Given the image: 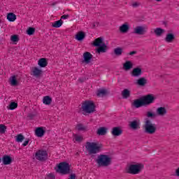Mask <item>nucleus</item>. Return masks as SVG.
<instances>
[{"label":"nucleus","instance_id":"nucleus-1","mask_svg":"<svg viewBox=\"0 0 179 179\" xmlns=\"http://www.w3.org/2000/svg\"><path fill=\"white\" fill-rule=\"evenodd\" d=\"M145 166L142 163L133 162L126 166V173L129 174H139L143 170Z\"/></svg>","mask_w":179,"mask_h":179},{"label":"nucleus","instance_id":"nucleus-2","mask_svg":"<svg viewBox=\"0 0 179 179\" xmlns=\"http://www.w3.org/2000/svg\"><path fill=\"white\" fill-rule=\"evenodd\" d=\"M93 44L95 47H98L96 50L98 54H103L104 52H107V50H108V47L104 43V38L101 37L96 38Z\"/></svg>","mask_w":179,"mask_h":179},{"label":"nucleus","instance_id":"nucleus-3","mask_svg":"<svg viewBox=\"0 0 179 179\" xmlns=\"http://www.w3.org/2000/svg\"><path fill=\"white\" fill-rule=\"evenodd\" d=\"M96 163L98 166L107 167V166H110V164H111V157L107 155H101L98 156Z\"/></svg>","mask_w":179,"mask_h":179},{"label":"nucleus","instance_id":"nucleus-4","mask_svg":"<svg viewBox=\"0 0 179 179\" xmlns=\"http://www.w3.org/2000/svg\"><path fill=\"white\" fill-rule=\"evenodd\" d=\"M144 129L147 134H155V132L157 131V125L155 123H152L150 120H146L144 125Z\"/></svg>","mask_w":179,"mask_h":179},{"label":"nucleus","instance_id":"nucleus-5","mask_svg":"<svg viewBox=\"0 0 179 179\" xmlns=\"http://www.w3.org/2000/svg\"><path fill=\"white\" fill-rule=\"evenodd\" d=\"M79 113H81L83 115H89L90 114V101L87 100L82 102Z\"/></svg>","mask_w":179,"mask_h":179},{"label":"nucleus","instance_id":"nucleus-6","mask_svg":"<svg viewBox=\"0 0 179 179\" xmlns=\"http://www.w3.org/2000/svg\"><path fill=\"white\" fill-rule=\"evenodd\" d=\"M35 158L39 162H45L48 159V153L44 150H38L35 153Z\"/></svg>","mask_w":179,"mask_h":179},{"label":"nucleus","instance_id":"nucleus-7","mask_svg":"<svg viewBox=\"0 0 179 179\" xmlns=\"http://www.w3.org/2000/svg\"><path fill=\"white\" fill-rule=\"evenodd\" d=\"M58 169L61 174H69L71 173V165L66 162L59 164Z\"/></svg>","mask_w":179,"mask_h":179},{"label":"nucleus","instance_id":"nucleus-8","mask_svg":"<svg viewBox=\"0 0 179 179\" xmlns=\"http://www.w3.org/2000/svg\"><path fill=\"white\" fill-rule=\"evenodd\" d=\"M101 148H103V145L99 143H92L90 144V153L95 154L99 153L100 150H101Z\"/></svg>","mask_w":179,"mask_h":179},{"label":"nucleus","instance_id":"nucleus-9","mask_svg":"<svg viewBox=\"0 0 179 179\" xmlns=\"http://www.w3.org/2000/svg\"><path fill=\"white\" fill-rule=\"evenodd\" d=\"M31 72V75L34 76V78H40L43 76V70L37 66L32 67Z\"/></svg>","mask_w":179,"mask_h":179},{"label":"nucleus","instance_id":"nucleus-10","mask_svg":"<svg viewBox=\"0 0 179 179\" xmlns=\"http://www.w3.org/2000/svg\"><path fill=\"white\" fill-rule=\"evenodd\" d=\"M142 99L144 103V106H146L148 104H152V103L155 101V99L156 98L152 94H148L147 96H143Z\"/></svg>","mask_w":179,"mask_h":179},{"label":"nucleus","instance_id":"nucleus-11","mask_svg":"<svg viewBox=\"0 0 179 179\" xmlns=\"http://www.w3.org/2000/svg\"><path fill=\"white\" fill-rule=\"evenodd\" d=\"M76 130L79 132H87V131H89V127L82 123H78L76 126Z\"/></svg>","mask_w":179,"mask_h":179},{"label":"nucleus","instance_id":"nucleus-12","mask_svg":"<svg viewBox=\"0 0 179 179\" xmlns=\"http://www.w3.org/2000/svg\"><path fill=\"white\" fill-rule=\"evenodd\" d=\"M45 134V130H44V127H37L35 130V135L38 138H43L44 136V134Z\"/></svg>","mask_w":179,"mask_h":179},{"label":"nucleus","instance_id":"nucleus-13","mask_svg":"<svg viewBox=\"0 0 179 179\" xmlns=\"http://www.w3.org/2000/svg\"><path fill=\"white\" fill-rule=\"evenodd\" d=\"M146 30H148V28L145 26L143 27H136L134 29V32L136 34H145L146 33Z\"/></svg>","mask_w":179,"mask_h":179},{"label":"nucleus","instance_id":"nucleus-14","mask_svg":"<svg viewBox=\"0 0 179 179\" xmlns=\"http://www.w3.org/2000/svg\"><path fill=\"white\" fill-rule=\"evenodd\" d=\"M142 75V69L140 67L134 68L131 71V76L136 78Z\"/></svg>","mask_w":179,"mask_h":179},{"label":"nucleus","instance_id":"nucleus-15","mask_svg":"<svg viewBox=\"0 0 179 179\" xmlns=\"http://www.w3.org/2000/svg\"><path fill=\"white\" fill-rule=\"evenodd\" d=\"M2 162L4 166H8L12 163V157L9 155H4L2 157Z\"/></svg>","mask_w":179,"mask_h":179},{"label":"nucleus","instance_id":"nucleus-16","mask_svg":"<svg viewBox=\"0 0 179 179\" xmlns=\"http://www.w3.org/2000/svg\"><path fill=\"white\" fill-rule=\"evenodd\" d=\"M83 64H90V52H85L83 53Z\"/></svg>","mask_w":179,"mask_h":179},{"label":"nucleus","instance_id":"nucleus-17","mask_svg":"<svg viewBox=\"0 0 179 179\" xmlns=\"http://www.w3.org/2000/svg\"><path fill=\"white\" fill-rule=\"evenodd\" d=\"M108 93L107 90L101 88L96 91V96H98V97H104V96H107Z\"/></svg>","mask_w":179,"mask_h":179},{"label":"nucleus","instance_id":"nucleus-18","mask_svg":"<svg viewBox=\"0 0 179 179\" xmlns=\"http://www.w3.org/2000/svg\"><path fill=\"white\" fill-rule=\"evenodd\" d=\"M133 67L134 63L131 61H127L123 64V69H124V71H129V69H132Z\"/></svg>","mask_w":179,"mask_h":179},{"label":"nucleus","instance_id":"nucleus-19","mask_svg":"<svg viewBox=\"0 0 179 179\" xmlns=\"http://www.w3.org/2000/svg\"><path fill=\"white\" fill-rule=\"evenodd\" d=\"M140 125L141 121L139 119L134 120L130 123V127L132 128V129H138Z\"/></svg>","mask_w":179,"mask_h":179},{"label":"nucleus","instance_id":"nucleus-20","mask_svg":"<svg viewBox=\"0 0 179 179\" xmlns=\"http://www.w3.org/2000/svg\"><path fill=\"white\" fill-rule=\"evenodd\" d=\"M119 29L121 33H127L128 30H129V24L128 22H126L122 24L120 27Z\"/></svg>","mask_w":179,"mask_h":179},{"label":"nucleus","instance_id":"nucleus-21","mask_svg":"<svg viewBox=\"0 0 179 179\" xmlns=\"http://www.w3.org/2000/svg\"><path fill=\"white\" fill-rule=\"evenodd\" d=\"M174 38H176V36L172 33H169L166 34L164 41L166 43H173V41H174Z\"/></svg>","mask_w":179,"mask_h":179},{"label":"nucleus","instance_id":"nucleus-22","mask_svg":"<svg viewBox=\"0 0 179 179\" xmlns=\"http://www.w3.org/2000/svg\"><path fill=\"white\" fill-rule=\"evenodd\" d=\"M122 134V129H121V127H114L112 129V135L113 136H120Z\"/></svg>","mask_w":179,"mask_h":179},{"label":"nucleus","instance_id":"nucleus-23","mask_svg":"<svg viewBox=\"0 0 179 179\" xmlns=\"http://www.w3.org/2000/svg\"><path fill=\"white\" fill-rule=\"evenodd\" d=\"M38 65L40 66V68H45V66H47V65H48V62H47V59L41 58L38 61Z\"/></svg>","mask_w":179,"mask_h":179},{"label":"nucleus","instance_id":"nucleus-24","mask_svg":"<svg viewBox=\"0 0 179 179\" xmlns=\"http://www.w3.org/2000/svg\"><path fill=\"white\" fill-rule=\"evenodd\" d=\"M85 32L79 31L76 34L75 38L78 41H83V40L85 39Z\"/></svg>","mask_w":179,"mask_h":179},{"label":"nucleus","instance_id":"nucleus-25","mask_svg":"<svg viewBox=\"0 0 179 179\" xmlns=\"http://www.w3.org/2000/svg\"><path fill=\"white\" fill-rule=\"evenodd\" d=\"M157 115H166L167 114V110L164 107H159L157 109Z\"/></svg>","mask_w":179,"mask_h":179},{"label":"nucleus","instance_id":"nucleus-26","mask_svg":"<svg viewBox=\"0 0 179 179\" xmlns=\"http://www.w3.org/2000/svg\"><path fill=\"white\" fill-rule=\"evenodd\" d=\"M133 104L134 107H136L137 108L139 107H142V106H145L143 99L142 98L134 101Z\"/></svg>","mask_w":179,"mask_h":179},{"label":"nucleus","instance_id":"nucleus-27","mask_svg":"<svg viewBox=\"0 0 179 179\" xmlns=\"http://www.w3.org/2000/svg\"><path fill=\"white\" fill-rule=\"evenodd\" d=\"M107 127H99L96 131V134L101 136H103L107 134Z\"/></svg>","mask_w":179,"mask_h":179},{"label":"nucleus","instance_id":"nucleus-28","mask_svg":"<svg viewBox=\"0 0 179 179\" xmlns=\"http://www.w3.org/2000/svg\"><path fill=\"white\" fill-rule=\"evenodd\" d=\"M146 83H148V80L145 78H141L136 82V85H138V86H145Z\"/></svg>","mask_w":179,"mask_h":179},{"label":"nucleus","instance_id":"nucleus-29","mask_svg":"<svg viewBox=\"0 0 179 179\" xmlns=\"http://www.w3.org/2000/svg\"><path fill=\"white\" fill-rule=\"evenodd\" d=\"M43 103L46 106H50L52 103V99L50 96H45L43 99Z\"/></svg>","mask_w":179,"mask_h":179},{"label":"nucleus","instance_id":"nucleus-30","mask_svg":"<svg viewBox=\"0 0 179 179\" xmlns=\"http://www.w3.org/2000/svg\"><path fill=\"white\" fill-rule=\"evenodd\" d=\"M153 31H154L155 34H156V36H157L158 37H160V36L164 34V29H163L162 28H156V29H153Z\"/></svg>","mask_w":179,"mask_h":179},{"label":"nucleus","instance_id":"nucleus-31","mask_svg":"<svg viewBox=\"0 0 179 179\" xmlns=\"http://www.w3.org/2000/svg\"><path fill=\"white\" fill-rule=\"evenodd\" d=\"M63 23H64V22L62 21V20L55 21V22H53L52 24V27H55V29H58V28L61 27V26H62Z\"/></svg>","mask_w":179,"mask_h":179},{"label":"nucleus","instance_id":"nucleus-32","mask_svg":"<svg viewBox=\"0 0 179 179\" xmlns=\"http://www.w3.org/2000/svg\"><path fill=\"white\" fill-rule=\"evenodd\" d=\"M7 20L8 22H15V20H16V15L13 13H9L7 15Z\"/></svg>","mask_w":179,"mask_h":179},{"label":"nucleus","instance_id":"nucleus-33","mask_svg":"<svg viewBox=\"0 0 179 179\" xmlns=\"http://www.w3.org/2000/svg\"><path fill=\"white\" fill-rule=\"evenodd\" d=\"M10 84L11 86H17V80L16 76H13L10 78Z\"/></svg>","mask_w":179,"mask_h":179},{"label":"nucleus","instance_id":"nucleus-34","mask_svg":"<svg viewBox=\"0 0 179 179\" xmlns=\"http://www.w3.org/2000/svg\"><path fill=\"white\" fill-rule=\"evenodd\" d=\"M15 141L16 142H18V143H22L24 141V136L22 134H17L15 136Z\"/></svg>","mask_w":179,"mask_h":179},{"label":"nucleus","instance_id":"nucleus-35","mask_svg":"<svg viewBox=\"0 0 179 179\" xmlns=\"http://www.w3.org/2000/svg\"><path fill=\"white\" fill-rule=\"evenodd\" d=\"M8 110H15L17 108V103L11 102L8 106H7Z\"/></svg>","mask_w":179,"mask_h":179},{"label":"nucleus","instance_id":"nucleus-36","mask_svg":"<svg viewBox=\"0 0 179 179\" xmlns=\"http://www.w3.org/2000/svg\"><path fill=\"white\" fill-rule=\"evenodd\" d=\"M10 40H11L12 43H13L14 44H17V42L19 41V36L12 35L10 36Z\"/></svg>","mask_w":179,"mask_h":179},{"label":"nucleus","instance_id":"nucleus-37","mask_svg":"<svg viewBox=\"0 0 179 179\" xmlns=\"http://www.w3.org/2000/svg\"><path fill=\"white\" fill-rule=\"evenodd\" d=\"M122 94L124 99H127L129 97V94H131V91H129V90H124Z\"/></svg>","mask_w":179,"mask_h":179},{"label":"nucleus","instance_id":"nucleus-38","mask_svg":"<svg viewBox=\"0 0 179 179\" xmlns=\"http://www.w3.org/2000/svg\"><path fill=\"white\" fill-rule=\"evenodd\" d=\"M34 33H36V29H34L33 27H29L27 30V34H28V36H33V34H34Z\"/></svg>","mask_w":179,"mask_h":179},{"label":"nucleus","instance_id":"nucleus-39","mask_svg":"<svg viewBox=\"0 0 179 179\" xmlns=\"http://www.w3.org/2000/svg\"><path fill=\"white\" fill-rule=\"evenodd\" d=\"M73 138L76 142H82L83 141V136L77 134H73Z\"/></svg>","mask_w":179,"mask_h":179},{"label":"nucleus","instance_id":"nucleus-40","mask_svg":"<svg viewBox=\"0 0 179 179\" xmlns=\"http://www.w3.org/2000/svg\"><path fill=\"white\" fill-rule=\"evenodd\" d=\"M123 49L122 48H116L114 50V52L116 55H121L122 54Z\"/></svg>","mask_w":179,"mask_h":179},{"label":"nucleus","instance_id":"nucleus-41","mask_svg":"<svg viewBox=\"0 0 179 179\" xmlns=\"http://www.w3.org/2000/svg\"><path fill=\"white\" fill-rule=\"evenodd\" d=\"M6 132V126L5 124H0V134H5Z\"/></svg>","mask_w":179,"mask_h":179},{"label":"nucleus","instance_id":"nucleus-42","mask_svg":"<svg viewBox=\"0 0 179 179\" xmlns=\"http://www.w3.org/2000/svg\"><path fill=\"white\" fill-rule=\"evenodd\" d=\"M96 111V105L92 101L90 102V113Z\"/></svg>","mask_w":179,"mask_h":179},{"label":"nucleus","instance_id":"nucleus-43","mask_svg":"<svg viewBox=\"0 0 179 179\" xmlns=\"http://www.w3.org/2000/svg\"><path fill=\"white\" fill-rule=\"evenodd\" d=\"M147 117H148V118H155V117H156V114L153 112L149 111L147 113Z\"/></svg>","mask_w":179,"mask_h":179},{"label":"nucleus","instance_id":"nucleus-44","mask_svg":"<svg viewBox=\"0 0 179 179\" xmlns=\"http://www.w3.org/2000/svg\"><path fill=\"white\" fill-rule=\"evenodd\" d=\"M85 148H86L88 153H90V142L87 143V145H85Z\"/></svg>","mask_w":179,"mask_h":179},{"label":"nucleus","instance_id":"nucleus-45","mask_svg":"<svg viewBox=\"0 0 179 179\" xmlns=\"http://www.w3.org/2000/svg\"><path fill=\"white\" fill-rule=\"evenodd\" d=\"M48 178L50 179H55V176L53 173H49Z\"/></svg>","mask_w":179,"mask_h":179},{"label":"nucleus","instance_id":"nucleus-46","mask_svg":"<svg viewBox=\"0 0 179 179\" xmlns=\"http://www.w3.org/2000/svg\"><path fill=\"white\" fill-rule=\"evenodd\" d=\"M29 142H30V140L27 139L22 143V146H27L29 145Z\"/></svg>","mask_w":179,"mask_h":179},{"label":"nucleus","instance_id":"nucleus-47","mask_svg":"<svg viewBox=\"0 0 179 179\" xmlns=\"http://www.w3.org/2000/svg\"><path fill=\"white\" fill-rule=\"evenodd\" d=\"M69 17V15H64L61 17V20H65V19H68Z\"/></svg>","mask_w":179,"mask_h":179},{"label":"nucleus","instance_id":"nucleus-48","mask_svg":"<svg viewBox=\"0 0 179 179\" xmlns=\"http://www.w3.org/2000/svg\"><path fill=\"white\" fill-rule=\"evenodd\" d=\"M69 179H76V175L75 173L71 174Z\"/></svg>","mask_w":179,"mask_h":179},{"label":"nucleus","instance_id":"nucleus-49","mask_svg":"<svg viewBox=\"0 0 179 179\" xmlns=\"http://www.w3.org/2000/svg\"><path fill=\"white\" fill-rule=\"evenodd\" d=\"M132 6H134V8H136V6H139V3L138 2H134L132 3Z\"/></svg>","mask_w":179,"mask_h":179},{"label":"nucleus","instance_id":"nucleus-50","mask_svg":"<svg viewBox=\"0 0 179 179\" xmlns=\"http://www.w3.org/2000/svg\"><path fill=\"white\" fill-rule=\"evenodd\" d=\"M78 82H80V83H83V82H85V79L84 78H79Z\"/></svg>","mask_w":179,"mask_h":179},{"label":"nucleus","instance_id":"nucleus-51","mask_svg":"<svg viewBox=\"0 0 179 179\" xmlns=\"http://www.w3.org/2000/svg\"><path fill=\"white\" fill-rule=\"evenodd\" d=\"M176 176H178V177H179V168H178V169L176 170Z\"/></svg>","mask_w":179,"mask_h":179},{"label":"nucleus","instance_id":"nucleus-52","mask_svg":"<svg viewBox=\"0 0 179 179\" xmlns=\"http://www.w3.org/2000/svg\"><path fill=\"white\" fill-rule=\"evenodd\" d=\"M133 54H135V52H130V55H133Z\"/></svg>","mask_w":179,"mask_h":179},{"label":"nucleus","instance_id":"nucleus-53","mask_svg":"<svg viewBox=\"0 0 179 179\" xmlns=\"http://www.w3.org/2000/svg\"><path fill=\"white\" fill-rule=\"evenodd\" d=\"M157 1V2H160V1H162V0H156Z\"/></svg>","mask_w":179,"mask_h":179},{"label":"nucleus","instance_id":"nucleus-54","mask_svg":"<svg viewBox=\"0 0 179 179\" xmlns=\"http://www.w3.org/2000/svg\"><path fill=\"white\" fill-rule=\"evenodd\" d=\"M0 163H1V158H0Z\"/></svg>","mask_w":179,"mask_h":179}]
</instances>
